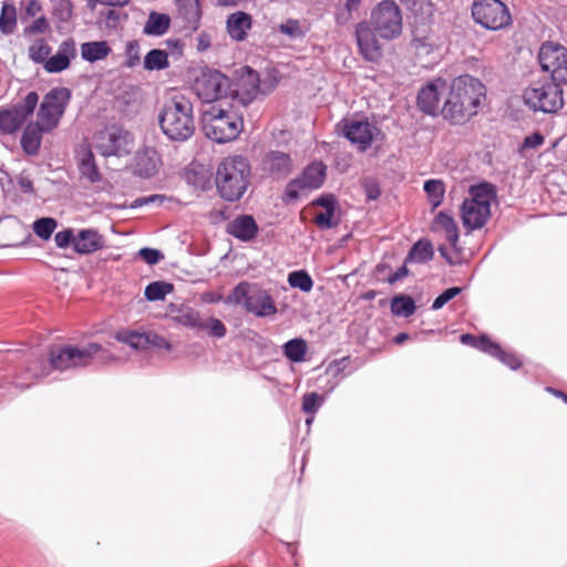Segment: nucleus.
Masks as SVG:
<instances>
[{
	"label": "nucleus",
	"instance_id": "12",
	"mask_svg": "<svg viewBox=\"0 0 567 567\" xmlns=\"http://www.w3.org/2000/svg\"><path fill=\"white\" fill-rule=\"evenodd\" d=\"M230 79L218 70L204 69L193 83V91L204 103H213L228 96Z\"/></svg>",
	"mask_w": 567,
	"mask_h": 567
},
{
	"label": "nucleus",
	"instance_id": "57",
	"mask_svg": "<svg viewBox=\"0 0 567 567\" xmlns=\"http://www.w3.org/2000/svg\"><path fill=\"white\" fill-rule=\"evenodd\" d=\"M146 339H147V348L154 347L157 349H165V350H171V348H172L171 343L163 336H159L156 332H153V331L146 332Z\"/></svg>",
	"mask_w": 567,
	"mask_h": 567
},
{
	"label": "nucleus",
	"instance_id": "62",
	"mask_svg": "<svg viewBox=\"0 0 567 567\" xmlns=\"http://www.w3.org/2000/svg\"><path fill=\"white\" fill-rule=\"evenodd\" d=\"M315 204L324 208V210H336L337 200L333 195H322L315 200Z\"/></svg>",
	"mask_w": 567,
	"mask_h": 567
},
{
	"label": "nucleus",
	"instance_id": "50",
	"mask_svg": "<svg viewBox=\"0 0 567 567\" xmlns=\"http://www.w3.org/2000/svg\"><path fill=\"white\" fill-rule=\"evenodd\" d=\"M203 326L200 331L207 330L208 334L215 338H223L227 332L225 324L217 318L203 319Z\"/></svg>",
	"mask_w": 567,
	"mask_h": 567
},
{
	"label": "nucleus",
	"instance_id": "39",
	"mask_svg": "<svg viewBox=\"0 0 567 567\" xmlns=\"http://www.w3.org/2000/svg\"><path fill=\"white\" fill-rule=\"evenodd\" d=\"M433 255L434 250L432 244L429 240H419L412 246L406 259L416 262H426L433 258Z\"/></svg>",
	"mask_w": 567,
	"mask_h": 567
},
{
	"label": "nucleus",
	"instance_id": "3",
	"mask_svg": "<svg viewBox=\"0 0 567 567\" xmlns=\"http://www.w3.org/2000/svg\"><path fill=\"white\" fill-rule=\"evenodd\" d=\"M162 133L172 142H185L195 133L193 102L176 94L166 101L158 114Z\"/></svg>",
	"mask_w": 567,
	"mask_h": 567
},
{
	"label": "nucleus",
	"instance_id": "8",
	"mask_svg": "<svg viewBox=\"0 0 567 567\" xmlns=\"http://www.w3.org/2000/svg\"><path fill=\"white\" fill-rule=\"evenodd\" d=\"M230 299L237 305H243L256 317H270L277 313V307L270 293L255 284L239 282L233 289Z\"/></svg>",
	"mask_w": 567,
	"mask_h": 567
},
{
	"label": "nucleus",
	"instance_id": "28",
	"mask_svg": "<svg viewBox=\"0 0 567 567\" xmlns=\"http://www.w3.org/2000/svg\"><path fill=\"white\" fill-rule=\"evenodd\" d=\"M159 157L154 148H146L137 156L136 169L140 176L150 178L157 173Z\"/></svg>",
	"mask_w": 567,
	"mask_h": 567
},
{
	"label": "nucleus",
	"instance_id": "7",
	"mask_svg": "<svg viewBox=\"0 0 567 567\" xmlns=\"http://www.w3.org/2000/svg\"><path fill=\"white\" fill-rule=\"evenodd\" d=\"M564 83L557 81H538L525 89L523 99L533 111L547 114L557 113L564 106Z\"/></svg>",
	"mask_w": 567,
	"mask_h": 567
},
{
	"label": "nucleus",
	"instance_id": "20",
	"mask_svg": "<svg viewBox=\"0 0 567 567\" xmlns=\"http://www.w3.org/2000/svg\"><path fill=\"white\" fill-rule=\"evenodd\" d=\"M375 31L367 22H360L355 28V38L361 55L370 62L382 58V48L375 37Z\"/></svg>",
	"mask_w": 567,
	"mask_h": 567
},
{
	"label": "nucleus",
	"instance_id": "30",
	"mask_svg": "<svg viewBox=\"0 0 567 567\" xmlns=\"http://www.w3.org/2000/svg\"><path fill=\"white\" fill-rule=\"evenodd\" d=\"M171 25V18L166 13L152 11L144 25L143 33L146 35L161 37L165 34Z\"/></svg>",
	"mask_w": 567,
	"mask_h": 567
},
{
	"label": "nucleus",
	"instance_id": "55",
	"mask_svg": "<svg viewBox=\"0 0 567 567\" xmlns=\"http://www.w3.org/2000/svg\"><path fill=\"white\" fill-rule=\"evenodd\" d=\"M75 234L73 229L66 228L55 234L54 241L59 248L65 249L70 246L74 249Z\"/></svg>",
	"mask_w": 567,
	"mask_h": 567
},
{
	"label": "nucleus",
	"instance_id": "59",
	"mask_svg": "<svg viewBox=\"0 0 567 567\" xmlns=\"http://www.w3.org/2000/svg\"><path fill=\"white\" fill-rule=\"evenodd\" d=\"M50 25L45 17H39L35 19L32 24H30L27 29L28 32L31 33H44L49 30Z\"/></svg>",
	"mask_w": 567,
	"mask_h": 567
},
{
	"label": "nucleus",
	"instance_id": "48",
	"mask_svg": "<svg viewBox=\"0 0 567 567\" xmlns=\"http://www.w3.org/2000/svg\"><path fill=\"white\" fill-rule=\"evenodd\" d=\"M488 354L497 358L512 370H517L522 365V360L516 354L503 350L498 343H496L495 351L489 350Z\"/></svg>",
	"mask_w": 567,
	"mask_h": 567
},
{
	"label": "nucleus",
	"instance_id": "61",
	"mask_svg": "<svg viewBox=\"0 0 567 567\" xmlns=\"http://www.w3.org/2000/svg\"><path fill=\"white\" fill-rule=\"evenodd\" d=\"M544 141L545 138L540 133H533L524 138L523 148H536L543 145Z\"/></svg>",
	"mask_w": 567,
	"mask_h": 567
},
{
	"label": "nucleus",
	"instance_id": "36",
	"mask_svg": "<svg viewBox=\"0 0 567 567\" xmlns=\"http://www.w3.org/2000/svg\"><path fill=\"white\" fill-rule=\"evenodd\" d=\"M307 349V342L301 338L291 339L282 347L285 357L295 363H299L305 360Z\"/></svg>",
	"mask_w": 567,
	"mask_h": 567
},
{
	"label": "nucleus",
	"instance_id": "64",
	"mask_svg": "<svg viewBox=\"0 0 567 567\" xmlns=\"http://www.w3.org/2000/svg\"><path fill=\"white\" fill-rule=\"evenodd\" d=\"M18 185L23 193L31 194L34 192L33 183L29 177L19 176Z\"/></svg>",
	"mask_w": 567,
	"mask_h": 567
},
{
	"label": "nucleus",
	"instance_id": "63",
	"mask_svg": "<svg viewBox=\"0 0 567 567\" xmlns=\"http://www.w3.org/2000/svg\"><path fill=\"white\" fill-rule=\"evenodd\" d=\"M103 16L106 19L107 25L112 28H115L121 20V13L114 9H109Z\"/></svg>",
	"mask_w": 567,
	"mask_h": 567
},
{
	"label": "nucleus",
	"instance_id": "45",
	"mask_svg": "<svg viewBox=\"0 0 567 567\" xmlns=\"http://www.w3.org/2000/svg\"><path fill=\"white\" fill-rule=\"evenodd\" d=\"M51 53V47L43 40H37L29 48V58L38 64H45V61L49 59V54Z\"/></svg>",
	"mask_w": 567,
	"mask_h": 567
},
{
	"label": "nucleus",
	"instance_id": "10",
	"mask_svg": "<svg viewBox=\"0 0 567 567\" xmlns=\"http://www.w3.org/2000/svg\"><path fill=\"white\" fill-rule=\"evenodd\" d=\"M72 92L64 86L51 89L40 103L37 121L51 132L56 128L71 101Z\"/></svg>",
	"mask_w": 567,
	"mask_h": 567
},
{
	"label": "nucleus",
	"instance_id": "16",
	"mask_svg": "<svg viewBox=\"0 0 567 567\" xmlns=\"http://www.w3.org/2000/svg\"><path fill=\"white\" fill-rule=\"evenodd\" d=\"M538 61L543 71L550 74L553 81L567 83V48L547 41L542 44Z\"/></svg>",
	"mask_w": 567,
	"mask_h": 567
},
{
	"label": "nucleus",
	"instance_id": "40",
	"mask_svg": "<svg viewBox=\"0 0 567 567\" xmlns=\"http://www.w3.org/2000/svg\"><path fill=\"white\" fill-rule=\"evenodd\" d=\"M174 289V286L166 281H153L148 284L145 288V298L148 301H159L164 300L165 297L171 293Z\"/></svg>",
	"mask_w": 567,
	"mask_h": 567
},
{
	"label": "nucleus",
	"instance_id": "60",
	"mask_svg": "<svg viewBox=\"0 0 567 567\" xmlns=\"http://www.w3.org/2000/svg\"><path fill=\"white\" fill-rule=\"evenodd\" d=\"M165 199V196L163 195H150V196H144V197H140V198H136L131 207L132 208H140L144 205H147V204H151V203H159L162 204Z\"/></svg>",
	"mask_w": 567,
	"mask_h": 567
},
{
	"label": "nucleus",
	"instance_id": "29",
	"mask_svg": "<svg viewBox=\"0 0 567 567\" xmlns=\"http://www.w3.org/2000/svg\"><path fill=\"white\" fill-rule=\"evenodd\" d=\"M111 51L106 41H90L81 44L82 59L91 63L105 59Z\"/></svg>",
	"mask_w": 567,
	"mask_h": 567
},
{
	"label": "nucleus",
	"instance_id": "19",
	"mask_svg": "<svg viewBox=\"0 0 567 567\" xmlns=\"http://www.w3.org/2000/svg\"><path fill=\"white\" fill-rule=\"evenodd\" d=\"M446 89L445 80L437 78L424 85L417 93L416 104L421 112L435 116L441 114L440 100Z\"/></svg>",
	"mask_w": 567,
	"mask_h": 567
},
{
	"label": "nucleus",
	"instance_id": "33",
	"mask_svg": "<svg viewBox=\"0 0 567 567\" xmlns=\"http://www.w3.org/2000/svg\"><path fill=\"white\" fill-rule=\"evenodd\" d=\"M79 171L82 177H85L91 183L101 181V174L94 161V155L90 148H86L80 158Z\"/></svg>",
	"mask_w": 567,
	"mask_h": 567
},
{
	"label": "nucleus",
	"instance_id": "5",
	"mask_svg": "<svg viewBox=\"0 0 567 567\" xmlns=\"http://www.w3.org/2000/svg\"><path fill=\"white\" fill-rule=\"evenodd\" d=\"M243 128V117L231 110L212 105L203 113V130L205 135L218 144L236 140Z\"/></svg>",
	"mask_w": 567,
	"mask_h": 567
},
{
	"label": "nucleus",
	"instance_id": "58",
	"mask_svg": "<svg viewBox=\"0 0 567 567\" xmlns=\"http://www.w3.org/2000/svg\"><path fill=\"white\" fill-rule=\"evenodd\" d=\"M333 215H334V210H324V212H321L319 213L315 220H316V224L321 228V229H331L333 228L334 226H337V223H334L332 220L333 218Z\"/></svg>",
	"mask_w": 567,
	"mask_h": 567
},
{
	"label": "nucleus",
	"instance_id": "44",
	"mask_svg": "<svg viewBox=\"0 0 567 567\" xmlns=\"http://www.w3.org/2000/svg\"><path fill=\"white\" fill-rule=\"evenodd\" d=\"M288 284L302 292H309L313 287V280L306 270L291 271L288 275Z\"/></svg>",
	"mask_w": 567,
	"mask_h": 567
},
{
	"label": "nucleus",
	"instance_id": "26",
	"mask_svg": "<svg viewBox=\"0 0 567 567\" xmlns=\"http://www.w3.org/2000/svg\"><path fill=\"white\" fill-rule=\"evenodd\" d=\"M104 238L95 229H82L75 235L74 251L81 255L92 254L104 246Z\"/></svg>",
	"mask_w": 567,
	"mask_h": 567
},
{
	"label": "nucleus",
	"instance_id": "43",
	"mask_svg": "<svg viewBox=\"0 0 567 567\" xmlns=\"http://www.w3.org/2000/svg\"><path fill=\"white\" fill-rule=\"evenodd\" d=\"M461 342L466 346H471L488 354L489 350L496 349V342L492 341L486 336L475 337L471 333H464L461 336Z\"/></svg>",
	"mask_w": 567,
	"mask_h": 567
},
{
	"label": "nucleus",
	"instance_id": "49",
	"mask_svg": "<svg viewBox=\"0 0 567 567\" xmlns=\"http://www.w3.org/2000/svg\"><path fill=\"white\" fill-rule=\"evenodd\" d=\"M73 13V6L70 0H59L53 8V17L59 22H68Z\"/></svg>",
	"mask_w": 567,
	"mask_h": 567
},
{
	"label": "nucleus",
	"instance_id": "35",
	"mask_svg": "<svg viewBox=\"0 0 567 567\" xmlns=\"http://www.w3.org/2000/svg\"><path fill=\"white\" fill-rule=\"evenodd\" d=\"M415 309L416 306L411 296L398 295L391 299V312L396 317L409 318Z\"/></svg>",
	"mask_w": 567,
	"mask_h": 567
},
{
	"label": "nucleus",
	"instance_id": "54",
	"mask_svg": "<svg viewBox=\"0 0 567 567\" xmlns=\"http://www.w3.org/2000/svg\"><path fill=\"white\" fill-rule=\"evenodd\" d=\"M462 289L460 287H451L446 290H444L441 295H439L433 303H432V309L433 310H439L441 309L445 303H447L450 300H452L453 298H455L456 296H458L461 293Z\"/></svg>",
	"mask_w": 567,
	"mask_h": 567
},
{
	"label": "nucleus",
	"instance_id": "17",
	"mask_svg": "<svg viewBox=\"0 0 567 567\" xmlns=\"http://www.w3.org/2000/svg\"><path fill=\"white\" fill-rule=\"evenodd\" d=\"M343 136L355 145L358 151L365 152L372 145V142L381 135V130L373 123L365 120L343 121Z\"/></svg>",
	"mask_w": 567,
	"mask_h": 567
},
{
	"label": "nucleus",
	"instance_id": "21",
	"mask_svg": "<svg viewBox=\"0 0 567 567\" xmlns=\"http://www.w3.org/2000/svg\"><path fill=\"white\" fill-rule=\"evenodd\" d=\"M175 323L184 326L195 331H200L203 328V318L200 313L187 305L171 303L166 312Z\"/></svg>",
	"mask_w": 567,
	"mask_h": 567
},
{
	"label": "nucleus",
	"instance_id": "2",
	"mask_svg": "<svg viewBox=\"0 0 567 567\" xmlns=\"http://www.w3.org/2000/svg\"><path fill=\"white\" fill-rule=\"evenodd\" d=\"M485 85L470 74L455 78L450 85L441 115L452 124H464L478 113L485 100Z\"/></svg>",
	"mask_w": 567,
	"mask_h": 567
},
{
	"label": "nucleus",
	"instance_id": "25",
	"mask_svg": "<svg viewBox=\"0 0 567 567\" xmlns=\"http://www.w3.org/2000/svg\"><path fill=\"white\" fill-rule=\"evenodd\" d=\"M50 132V130H44V126L38 121L27 124L20 141L23 152L31 156L37 155L41 146L42 135Z\"/></svg>",
	"mask_w": 567,
	"mask_h": 567
},
{
	"label": "nucleus",
	"instance_id": "46",
	"mask_svg": "<svg viewBox=\"0 0 567 567\" xmlns=\"http://www.w3.org/2000/svg\"><path fill=\"white\" fill-rule=\"evenodd\" d=\"M361 0H346L344 3H340L336 11V20L340 25L347 24L352 20L353 12L358 11Z\"/></svg>",
	"mask_w": 567,
	"mask_h": 567
},
{
	"label": "nucleus",
	"instance_id": "53",
	"mask_svg": "<svg viewBox=\"0 0 567 567\" xmlns=\"http://www.w3.org/2000/svg\"><path fill=\"white\" fill-rule=\"evenodd\" d=\"M140 63V44L137 41H130L125 49V66L134 68Z\"/></svg>",
	"mask_w": 567,
	"mask_h": 567
},
{
	"label": "nucleus",
	"instance_id": "52",
	"mask_svg": "<svg viewBox=\"0 0 567 567\" xmlns=\"http://www.w3.org/2000/svg\"><path fill=\"white\" fill-rule=\"evenodd\" d=\"M411 47L415 51L416 55L427 56L433 52L435 45L431 41V39L427 37H423V38L415 37L411 41Z\"/></svg>",
	"mask_w": 567,
	"mask_h": 567
},
{
	"label": "nucleus",
	"instance_id": "42",
	"mask_svg": "<svg viewBox=\"0 0 567 567\" xmlns=\"http://www.w3.org/2000/svg\"><path fill=\"white\" fill-rule=\"evenodd\" d=\"M424 192L429 197L430 204L436 208L442 204L444 198V183L440 179H429L424 183Z\"/></svg>",
	"mask_w": 567,
	"mask_h": 567
},
{
	"label": "nucleus",
	"instance_id": "27",
	"mask_svg": "<svg viewBox=\"0 0 567 567\" xmlns=\"http://www.w3.org/2000/svg\"><path fill=\"white\" fill-rule=\"evenodd\" d=\"M251 16L237 11L227 17L226 28L229 37L235 41H244L247 37L248 30L251 29Z\"/></svg>",
	"mask_w": 567,
	"mask_h": 567
},
{
	"label": "nucleus",
	"instance_id": "14",
	"mask_svg": "<svg viewBox=\"0 0 567 567\" xmlns=\"http://www.w3.org/2000/svg\"><path fill=\"white\" fill-rule=\"evenodd\" d=\"M132 145V134L122 127L112 126L95 135V148L104 157L128 155Z\"/></svg>",
	"mask_w": 567,
	"mask_h": 567
},
{
	"label": "nucleus",
	"instance_id": "6",
	"mask_svg": "<svg viewBox=\"0 0 567 567\" xmlns=\"http://www.w3.org/2000/svg\"><path fill=\"white\" fill-rule=\"evenodd\" d=\"M470 197L461 207L463 225L468 230L481 229L491 216V204L496 194L489 183H481L470 187Z\"/></svg>",
	"mask_w": 567,
	"mask_h": 567
},
{
	"label": "nucleus",
	"instance_id": "51",
	"mask_svg": "<svg viewBox=\"0 0 567 567\" xmlns=\"http://www.w3.org/2000/svg\"><path fill=\"white\" fill-rule=\"evenodd\" d=\"M322 401V398L316 392L306 393L302 398V411L309 415H315Z\"/></svg>",
	"mask_w": 567,
	"mask_h": 567
},
{
	"label": "nucleus",
	"instance_id": "18",
	"mask_svg": "<svg viewBox=\"0 0 567 567\" xmlns=\"http://www.w3.org/2000/svg\"><path fill=\"white\" fill-rule=\"evenodd\" d=\"M327 167L322 162H312L302 174L291 181L287 187V195L290 198H298L299 190L318 189L324 182Z\"/></svg>",
	"mask_w": 567,
	"mask_h": 567
},
{
	"label": "nucleus",
	"instance_id": "37",
	"mask_svg": "<svg viewBox=\"0 0 567 567\" xmlns=\"http://www.w3.org/2000/svg\"><path fill=\"white\" fill-rule=\"evenodd\" d=\"M115 339L135 350H144L147 348L146 332L122 330L115 334Z\"/></svg>",
	"mask_w": 567,
	"mask_h": 567
},
{
	"label": "nucleus",
	"instance_id": "4",
	"mask_svg": "<svg viewBox=\"0 0 567 567\" xmlns=\"http://www.w3.org/2000/svg\"><path fill=\"white\" fill-rule=\"evenodd\" d=\"M251 168L248 159L241 155L225 157L216 172V187L221 198L237 202L250 184Z\"/></svg>",
	"mask_w": 567,
	"mask_h": 567
},
{
	"label": "nucleus",
	"instance_id": "15",
	"mask_svg": "<svg viewBox=\"0 0 567 567\" xmlns=\"http://www.w3.org/2000/svg\"><path fill=\"white\" fill-rule=\"evenodd\" d=\"M39 103L37 92H29L23 101L8 109L0 107V133L11 135L18 132L27 118L33 114Z\"/></svg>",
	"mask_w": 567,
	"mask_h": 567
},
{
	"label": "nucleus",
	"instance_id": "24",
	"mask_svg": "<svg viewBox=\"0 0 567 567\" xmlns=\"http://www.w3.org/2000/svg\"><path fill=\"white\" fill-rule=\"evenodd\" d=\"M265 171L272 176L280 178L289 175L292 171V159L288 153L270 151L262 162Z\"/></svg>",
	"mask_w": 567,
	"mask_h": 567
},
{
	"label": "nucleus",
	"instance_id": "56",
	"mask_svg": "<svg viewBox=\"0 0 567 567\" xmlns=\"http://www.w3.org/2000/svg\"><path fill=\"white\" fill-rule=\"evenodd\" d=\"M138 256L151 266L158 264L164 258L161 250L148 247L140 249Z\"/></svg>",
	"mask_w": 567,
	"mask_h": 567
},
{
	"label": "nucleus",
	"instance_id": "34",
	"mask_svg": "<svg viewBox=\"0 0 567 567\" xmlns=\"http://www.w3.org/2000/svg\"><path fill=\"white\" fill-rule=\"evenodd\" d=\"M278 31L291 41L302 40L308 33V27L298 19H287L278 25Z\"/></svg>",
	"mask_w": 567,
	"mask_h": 567
},
{
	"label": "nucleus",
	"instance_id": "11",
	"mask_svg": "<svg viewBox=\"0 0 567 567\" xmlns=\"http://www.w3.org/2000/svg\"><path fill=\"white\" fill-rule=\"evenodd\" d=\"M371 25L385 40H393L402 33V13L392 0L381 1L371 13Z\"/></svg>",
	"mask_w": 567,
	"mask_h": 567
},
{
	"label": "nucleus",
	"instance_id": "41",
	"mask_svg": "<svg viewBox=\"0 0 567 567\" xmlns=\"http://www.w3.org/2000/svg\"><path fill=\"white\" fill-rule=\"evenodd\" d=\"M17 27V10L13 4L3 3L0 13V31L11 34Z\"/></svg>",
	"mask_w": 567,
	"mask_h": 567
},
{
	"label": "nucleus",
	"instance_id": "47",
	"mask_svg": "<svg viewBox=\"0 0 567 567\" xmlns=\"http://www.w3.org/2000/svg\"><path fill=\"white\" fill-rule=\"evenodd\" d=\"M58 223L54 218L43 217L33 223V231L41 239L48 240L54 233Z\"/></svg>",
	"mask_w": 567,
	"mask_h": 567
},
{
	"label": "nucleus",
	"instance_id": "38",
	"mask_svg": "<svg viewBox=\"0 0 567 567\" xmlns=\"http://www.w3.org/2000/svg\"><path fill=\"white\" fill-rule=\"evenodd\" d=\"M143 65L147 71L164 70L169 65L168 54L164 50L153 49L145 55Z\"/></svg>",
	"mask_w": 567,
	"mask_h": 567
},
{
	"label": "nucleus",
	"instance_id": "23",
	"mask_svg": "<svg viewBox=\"0 0 567 567\" xmlns=\"http://www.w3.org/2000/svg\"><path fill=\"white\" fill-rule=\"evenodd\" d=\"M227 234L241 240L250 241L258 234V225L251 215H240L227 225Z\"/></svg>",
	"mask_w": 567,
	"mask_h": 567
},
{
	"label": "nucleus",
	"instance_id": "1",
	"mask_svg": "<svg viewBox=\"0 0 567 567\" xmlns=\"http://www.w3.org/2000/svg\"><path fill=\"white\" fill-rule=\"evenodd\" d=\"M95 357L104 363L114 360L113 354L99 343H89L83 348L60 347L51 351L49 362L44 358H35L29 362L25 372L14 379V385L21 390L27 389L32 384V380L45 375L48 368L63 371L87 367Z\"/></svg>",
	"mask_w": 567,
	"mask_h": 567
},
{
	"label": "nucleus",
	"instance_id": "32",
	"mask_svg": "<svg viewBox=\"0 0 567 567\" xmlns=\"http://www.w3.org/2000/svg\"><path fill=\"white\" fill-rule=\"evenodd\" d=\"M178 10L192 29L196 30L199 27L202 18L199 0H178Z\"/></svg>",
	"mask_w": 567,
	"mask_h": 567
},
{
	"label": "nucleus",
	"instance_id": "22",
	"mask_svg": "<svg viewBox=\"0 0 567 567\" xmlns=\"http://www.w3.org/2000/svg\"><path fill=\"white\" fill-rule=\"evenodd\" d=\"M76 55L75 41L66 39L61 42L56 53L50 56L44 64L48 73H60L70 66L71 60Z\"/></svg>",
	"mask_w": 567,
	"mask_h": 567
},
{
	"label": "nucleus",
	"instance_id": "13",
	"mask_svg": "<svg viewBox=\"0 0 567 567\" xmlns=\"http://www.w3.org/2000/svg\"><path fill=\"white\" fill-rule=\"evenodd\" d=\"M259 94H265V83L261 82L259 73L248 65L240 68L235 80L230 81L228 95L241 105L247 106Z\"/></svg>",
	"mask_w": 567,
	"mask_h": 567
},
{
	"label": "nucleus",
	"instance_id": "31",
	"mask_svg": "<svg viewBox=\"0 0 567 567\" xmlns=\"http://www.w3.org/2000/svg\"><path fill=\"white\" fill-rule=\"evenodd\" d=\"M434 223L437 227L442 228L445 231L447 241L450 243L452 248L457 251V243L460 238L458 227L453 217L445 212H440L436 215Z\"/></svg>",
	"mask_w": 567,
	"mask_h": 567
},
{
	"label": "nucleus",
	"instance_id": "9",
	"mask_svg": "<svg viewBox=\"0 0 567 567\" xmlns=\"http://www.w3.org/2000/svg\"><path fill=\"white\" fill-rule=\"evenodd\" d=\"M471 12L474 22L489 31L505 30L513 22L511 11L502 0H474Z\"/></svg>",
	"mask_w": 567,
	"mask_h": 567
}]
</instances>
